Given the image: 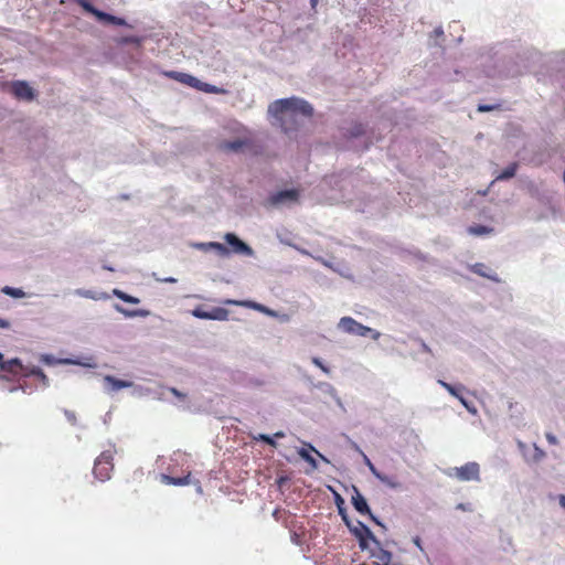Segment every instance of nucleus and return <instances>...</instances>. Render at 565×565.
<instances>
[{"label":"nucleus","instance_id":"obj_1","mask_svg":"<svg viewBox=\"0 0 565 565\" xmlns=\"http://www.w3.org/2000/svg\"><path fill=\"white\" fill-rule=\"evenodd\" d=\"M269 113L279 121L284 132L297 131L300 127L299 116L311 118L313 115L312 106L297 97L275 100L269 106Z\"/></svg>","mask_w":565,"mask_h":565},{"label":"nucleus","instance_id":"obj_2","mask_svg":"<svg viewBox=\"0 0 565 565\" xmlns=\"http://www.w3.org/2000/svg\"><path fill=\"white\" fill-rule=\"evenodd\" d=\"M335 504L342 521L345 523L350 532L358 539L360 548L362 551H367L369 553L370 550H374V546L379 545V540L363 522H352L351 520H347V511L343 508L344 500L338 493H335Z\"/></svg>","mask_w":565,"mask_h":565},{"label":"nucleus","instance_id":"obj_3","mask_svg":"<svg viewBox=\"0 0 565 565\" xmlns=\"http://www.w3.org/2000/svg\"><path fill=\"white\" fill-rule=\"evenodd\" d=\"M4 355H0V377L9 379L10 375H35L43 381L46 385L47 379L46 375L39 369L32 367L28 369L23 366L19 359L14 358L9 361L3 360Z\"/></svg>","mask_w":565,"mask_h":565},{"label":"nucleus","instance_id":"obj_4","mask_svg":"<svg viewBox=\"0 0 565 565\" xmlns=\"http://www.w3.org/2000/svg\"><path fill=\"white\" fill-rule=\"evenodd\" d=\"M164 75L171 79H174L181 84L188 85L190 87L196 88L198 90L209 93V94H218L223 95L226 94V89L211 85L209 83L201 82L196 77L182 73L177 71H168L164 72Z\"/></svg>","mask_w":565,"mask_h":565},{"label":"nucleus","instance_id":"obj_5","mask_svg":"<svg viewBox=\"0 0 565 565\" xmlns=\"http://www.w3.org/2000/svg\"><path fill=\"white\" fill-rule=\"evenodd\" d=\"M114 452V449L104 450L95 460L93 473L102 482L110 479Z\"/></svg>","mask_w":565,"mask_h":565},{"label":"nucleus","instance_id":"obj_6","mask_svg":"<svg viewBox=\"0 0 565 565\" xmlns=\"http://www.w3.org/2000/svg\"><path fill=\"white\" fill-rule=\"evenodd\" d=\"M339 328L347 333L361 337H371L374 340L379 339L380 337L379 331L361 324L351 317L341 318L339 321Z\"/></svg>","mask_w":565,"mask_h":565},{"label":"nucleus","instance_id":"obj_7","mask_svg":"<svg viewBox=\"0 0 565 565\" xmlns=\"http://www.w3.org/2000/svg\"><path fill=\"white\" fill-rule=\"evenodd\" d=\"M516 446L524 461L527 465L540 463L546 457V452L543 449H541L536 444H533L532 448H530L522 440H518Z\"/></svg>","mask_w":565,"mask_h":565},{"label":"nucleus","instance_id":"obj_8","mask_svg":"<svg viewBox=\"0 0 565 565\" xmlns=\"http://www.w3.org/2000/svg\"><path fill=\"white\" fill-rule=\"evenodd\" d=\"M450 475L460 481H480V466L476 461L467 462L461 467H455Z\"/></svg>","mask_w":565,"mask_h":565},{"label":"nucleus","instance_id":"obj_9","mask_svg":"<svg viewBox=\"0 0 565 565\" xmlns=\"http://www.w3.org/2000/svg\"><path fill=\"white\" fill-rule=\"evenodd\" d=\"M438 384L443 386L451 396L456 397L470 414L476 415L478 413L476 406L465 398L463 392L466 388L462 384L454 385L443 380H438Z\"/></svg>","mask_w":565,"mask_h":565},{"label":"nucleus","instance_id":"obj_10","mask_svg":"<svg viewBox=\"0 0 565 565\" xmlns=\"http://www.w3.org/2000/svg\"><path fill=\"white\" fill-rule=\"evenodd\" d=\"M299 199V192L295 189L284 190L271 194L268 202L273 206H278L286 203H296Z\"/></svg>","mask_w":565,"mask_h":565},{"label":"nucleus","instance_id":"obj_11","mask_svg":"<svg viewBox=\"0 0 565 565\" xmlns=\"http://www.w3.org/2000/svg\"><path fill=\"white\" fill-rule=\"evenodd\" d=\"M11 93L17 99L33 100L35 97L34 89L24 81H14L11 84Z\"/></svg>","mask_w":565,"mask_h":565},{"label":"nucleus","instance_id":"obj_12","mask_svg":"<svg viewBox=\"0 0 565 565\" xmlns=\"http://www.w3.org/2000/svg\"><path fill=\"white\" fill-rule=\"evenodd\" d=\"M253 145L252 140L248 139V138H244V139H236V140H233V141H227V140H224V141H221L218 143V149L223 152H241L243 151L244 149L246 148H250Z\"/></svg>","mask_w":565,"mask_h":565},{"label":"nucleus","instance_id":"obj_13","mask_svg":"<svg viewBox=\"0 0 565 565\" xmlns=\"http://www.w3.org/2000/svg\"><path fill=\"white\" fill-rule=\"evenodd\" d=\"M317 388L324 397L332 399L342 413H347V408L333 385L327 382H321L317 385Z\"/></svg>","mask_w":565,"mask_h":565},{"label":"nucleus","instance_id":"obj_14","mask_svg":"<svg viewBox=\"0 0 565 565\" xmlns=\"http://www.w3.org/2000/svg\"><path fill=\"white\" fill-rule=\"evenodd\" d=\"M192 313L196 318L210 320H225L228 315L227 311L223 308H214L210 311L203 308H195Z\"/></svg>","mask_w":565,"mask_h":565},{"label":"nucleus","instance_id":"obj_15","mask_svg":"<svg viewBox=\"0 0 565 565\" xmlns=\"http://www.w3.org/2000/svg\"><path fill=\"white\" fill-rule=\"evenodd\" d=\"M370 557L374 558L375 565H394L392 564L393 554L382 547L381 542L374 546V550H370Z\"/></svg>","mask_w":565,"mask_h":565},{"label":"nucleus","instance_id":"obj_16","mask_svg":"<svg viewBox=\"0 0 565 565\" xmlns=\"http://www.w3.org/2000/svg\"><path fill=\"white\" fill-rule=\"evenodd\" d=\"M352 505L360 514H371V509L366 499L362 495L356 487H353V495L351 498Z\"/></svg>","mask_w":565,"mask_h":565},{"label":"nucleus","instance_id":"obj_17","mask_svg":"<svg viewBox=\"0 0 565 565\" xmlns=\"http://www.w3.org/2000/svg\"><path fill=\"white\" fill-rule=\"evenodd\" d=\"M224 238L233 247L235 253H242V254H250L252 253L250 247L247 244H245L243 241H241L235 234L227 233Z\"/></svg>","mask_w":565,"mask_h":565},{"label":"nucleus","instance_id":"obj_18","mask_svg":"<svg viewBox=\"0 0 565 565\" xmlns=\"http://www.w3.org/2000/svg\"><path fill=\"white\" fill-rule=\"evenodd\" d=\"M104 383H105V388L108 392H117L121 388H127V387L132 386L131 382L125 381V380H118L110 375H106L104 377Z\"/></svg>","mask_w":565,"mask_h":565},{"label":"nucleus","instance_id":"obj_19","mask_svg":"<svg viewBox=\"0 0 565 565\" xmlns=\"http://www.w3.org/2000/svg\"><path fill=\"white\" fill-rule=\"evenodd\" d=\"M41 358L42 363L47 366H52L55 364H79L90 366L89 363L75 359H55V355H41Z\"/></svg>","mask_w":565,"mask_h":565},{"label":"nucleus","instance_id":"obj_20","mask_svg":"<svg viewBox=\"0 0 565 565\" xmlns=\"http://www.w3.org/2000/svg\"><path fill=\"white\" fill-rule=\"evenodd\" d=\"M96 18L99 21L105 22V23L120 25V26L127 25V22L125 21V19L119 18V17H115L113 14L106 13V12L100 11V10H99L98 13H96Z\"/></svg>","mask_w":565,"mask_h":565},{"label":"nucleus","instance_id":"obj_21","mask_svg":"<svg viewBox=\"0 0 565 565\" xmlns=\"http://www.w3.org/2000/svg\"><path fill=\"white\" fill-rule=\"evenodd\" d=\"M309 448H299L297 450L298 455L300 456L301 459H303L306 462H308L311 467L312 470H316L318 469V462L316 460V458L313 456H311V454L309 452Z\"/></svg>","mask_w":565,"mask_h":565},{"label":"nucleus","instance_id":"obj_22","mask_svg":"<svg viewBox=\"0 0 565 565\" xmlns=\"http://www.w3.org/2000/svg\"><path fill=\"white\" fill-rule=\"evenodd\" d=\"M375 478L391 489H398L401 487V483L397 480L382 472L376 473Z\"/></svg>","mask_w":565,"mask_h":565},{"label":"nucleus","instance_id":"obj_23","mask_svg":"<svg viewBox=\"0 0 565 565\" xmlns=\"http://www.w3.org/2000/svg\"><path fill=\"white\" fill-rule=\"evenodd\" d=\"M162 480L172 486H185L190 483V475L183 477V478H174L167 475H162Z\"/></svg>","mask_w":565,"mask_h":565},{"label":"nucleus","instance_id":"obj_24","mask_svg":"<svg viewBox=\"0 0 565 565\" xmlns=\"http://www.w3.org/2000/svg\"><path fill=\"white\" fill-rule=\"evenodd\" d=\"M467 231L471 235L480 236L492 233L493 228L486 225H472L469 226Z\"/></svg>","mask_w":565,"mask_h":565},{"label":"nucleus","instance_id":"obj_25","mask_svg":"<svg viewBox=\"0 0 565 565\" xmlns=\"http://www.w3.org/2000/svg\"><path fill=\"white\" fill-rule=\"evenodd\" d=\"M518 170V163L513 162L507 167L498 177L497 180H508L515 175Z\"/></svg>","mask_w":565,"mask_h":565},{"label":"nucleus","instance_id":"obj_26","mask_svg":"<svg viewBox=\"0 0 565 565\" xmlns=\"http://www.w3.org/2000/svg\"><path fill=\"white\" fill-rule=\"evenodd\" d=\"M113 294H114L117 298H119V299H121L122 301L128 302V303L137 305V303H139V301H140L137 297L130 296V295H128V294H126V292H124V291H121V290H119V289H114Z\"/></svg>","mask_w":565,"mask_h":565},{"label":"nucleus","instance_id":"obj_27","mask_svg":"<svg viewBox=\"0 0 565 565\" xmlns=\"http://www.w3.org/2000/svg\"><path fill=\"white\" fill-rule=\"evenodd\" d=\"M142 38L140 36H136V35H129V36H124V38H120L119 40H117V43L118 44H135L137 46L141 45L142 43Z\"/></svg>","mask_w":565,"mask_h":565},{"label":"nucleus","instance_id":"obj_28","mask_svg":"<svg viewBox=\"0 0 565 565\" xmlns=\"http://www.w3.org/2000/svg\"><path fill=\"white\" fill-rule=\"evenodd\" d=\"M1 291L7 295V296H10V297H13V298H22L24 297V291L20 288H13V287H10V286H6L1 289Z\"/></svg>","mask_w":565,"mask_h":565},{"label":"nucleus","instance_id":"obj_29","mask_svg":"<svg viewBox=\"0 0 565 565\" xmlns=\"http://www.w3.org/2000/svg\"><path fill=\"white\" fill-rule=\"evenodd\" d=\"M354 448L362 455L363 457V461L365 463V466L369 468V470L371 471V473L376 477V473H379L380 471L376 469V467L372 463V461L370 460V458L360 449V447L355 444L354 445Z\"/></svg>","mask_w":565,"mask_h":565},{"label":"nucleus","instance_id":"obj_30","mask_svg":"<svg viewBox=\"0 0 565 565\" xmlns=\"http://www.w3.org/2000/svg\"><path fill=\"white\" fill-rule=\"evenodd\" d=\"M78 6H81L86 12L96 17V13L99 12L88 0H74Z\"/></svg>","mask_w":565,"mask_h":565},{"label":"nucleus","instance_id":"obj_31","mask_svg":"<svg viewBox=\"0 0 565 565\" xmlns=\"http://www.w3.org/2000/svg\"><path fill=\"white\" fill-rule=\"evenodd\" d=\"M253 438L255 440L264 441V443H266L267 445H269L271 447H277V443H276V440L274 439L273 436H269V435H266V434H258L257 436H254Z\"/></svg>","mask_w":565,"mask_h":565},{"label":"nucleus","instance_id":"obj_32","mask_svg":"<svg viewBox=\"0 0 565 565\" xmlns=\"http://www.w3.org/2000/svg\"><path fill=\"white\" fill-rule=\"evenodd\" d=\"M486 268H487V267H486V265H484V264H482V263H477V264H475V265L471 267V269H472V271H473L475 274H478V275H480V276H482V277L491 278V276H490L488 273H486Z\"/></svg>","mask_w":565,"mask_h":565},{"label":"nucleus","instance_id":"obj_33","mask_svg":"<svg viewBox=\"0 0 565 565\" xmlns=\"http://www.w3.org/2000/svg\"><path fill=\"white\" fill-rule=\"evenodd\" d=\"M116 310L125 315L126 317L145 316L146 312L141 310L129 311L120 306H116Z\"/></svg>","mask_w":565,"mask_h":565},{"label":"nucleus","instance_id":"obj_34","mask_svg":"<svg viewBox=\"0 0 565 565\" xmlns=\"http://www.w3.org/2000/svg\"><path fill=\"white\" fill-rule=\"evenodd\" d=\"M364 132H365L364 126L362 124H355L350 131V136L359 137V136L363 135Z\"/></svg>","mask_w":565,"mask_h":565},{"label":"nucleus","instance_id":"obj_35","mask_svg":"<svg viewBox=\"0 0 565 565\" xmlns=\"http://www.w3.org/2000/svg\"><path fill=\"white\" fill-rule=\"evenodd\" d=\"M311 361H312V363H313L315 365H317L318 367H320V369H321L326 374H329V372H330V371H329V367L326 365V363L322 361V359H321V358H319V356H313Z\"/></svg>","mask_w":565,"mask_h":565},{"label":"nucleus","instance_id":"obj_36","mask_svg":"<svg viewBox=\"0 0 565 565\" xmlns=\"http://www.w3.org/2000/svg\"><path fill=\"white\" fill-rule=\"evenodd\" d=\"M302 444L306 447H308L311 451L316 452L317 456L321 459V461L330 463L329 459L326 456H323L319 450H317L310 443L302 441Z\"/></svg>","mask_w":565,"mask_h":565},{"label":"nucleus","instance_id":"obj_37","mask_svg":"<svg viewBox=\"0 0 565 565\" xmlns=\"http://www.w3.org/2000/svg\"><path fill=\"white\" fill-rule=\"evenodd\" d=\"M173 396H175L179 401L183 402L186 397V394L174 388V387H169L167 388Z\"/></svg>","mask_w":565,"mask_h":565},{"label":"nucleus","instance_id":"obj_38","mask_svg":"<svg viewBox=\"0 0 565 565\" xmlns=\"http://www.w3.org/2000/svg\"><path fill=\"white\" fill-rule=\"evenodd\" d=\"M500 108V105H479L478 106V111L479 113H488V111H492L494 109H499Z\"/></svg>","mask_w":565,"mask_h":565},{"label":"nucleus","instance_id":"obj_39","mask_svg":"<svg viewBox=\"0 0 565 565\" xmlns=\"http://www.w3.org/2000/svg\"><path fill=\"white\" fill-rule=\"evenodd\" d=\"M210 246L212 248L216 249L217 252H220L221 254L227 253V248L221 243L213 242V243H210Z\"/></svg>","mask_w":565,"mask_h":565},{"label":"nucleus","instance_id":"obj_40","mask_svg":"<svg viewBox=\"0 0 565 565\" xmlns=\"http://www.w3.org/2000/svg\"><path fill=\"white\" fill-rule=\"evenodd\" d=\"M367 515L370 516V519H371V520H372L376 525L381 526L383 530H386L385 524H384L383 522H381V520H380L377 516H375L372 512H371V514H367Z\"/></svg>","mask_w":565,"mask_h":565},{"label":"nucleus","instance_id":"obj_41","mask_svg":"<svg viewBox=\"0 0 565 565\" xmlns=\"http://www.w3.org/2000/svg\"><path fill=\"white\" fill-rule=\"evenodd\" d=\"M64 414H65V416H66L67 420H68L71 424L75 425V423H76V416H75V414H74L73 412H71V411H65V412H64Z\"/></svg>","mask_w":565,"mask_h":565},{"label":"nucleus","instance_id":"obj_42","mask_svg":"<svg viewBox=\"0 0 565 565\" xmlns=\"http://www.w3.org/2000/svg\"><path fill=\"white\" fill-rule=\"evenodd\" d=\"M545 437H546V440L551 444V445H556L557 444V438L555 435H553L552 433H546L545 434Z\"/></svg>","mask_w":565,"mask_h":565},{"label":"nucleus","instance_id":"obj_43","mask_svg":"<svg viewBox=\"0 0 565 565\" xmlns=\"http://www.w3.org/2000/svg\"><path fill=\"white\" fill-rule=\"evenodd\" d=\"M456 508L461 511H468V512L472 511L471 504H469V503H459V504H457Z\"/></svg>","mask_w":565,"mask_h":565},{"label":"nucleus","instance_id":"obj_44","mask_svg":"<svg viewBox=\"0 0 565 565\" xmlns=\"http://www.w3.org/2000/svg\"><path fill=\"white\" fill-rule=\"evenodd\" d=\"M413 543L422 551L424 552V548H423V545H422V540L419 536H415L413 539Z\"/></svg>","mask_w":565,"mask_h":565},{"label":"nucleus","instance_id":"obj_45","mask_svg":"<svg viewBox=\"0 0 565 565\" xmlns=\"http://www.w3.org/2000/svg\"><path fill=\"white\" fill-rule=\"evenodd\" d=\"M558 504L562 509L565 510V494L558 495Z\"/></svg>","mask_w":565,"mask_h":565},{"label":"nucleus","instance_id":"obj_46","mask_svg":"<svg viewBox=\"0 0 565 565\" xmlns=\"http://www.w3.org/2000/svg\"><path fill=\"white\" fill-rule=\"evenodd\" d=\"M274 439L275 438H282L285 437V433L279 430V431H276L274 435H273Z\"/></svg>","mask_w":565,"mask_h":565},{"label":"nucleus","instance_id":"obj_47","mask_svg":"<svg viewBox=\"0 0 565 565\" xmlns=\"http://www.w3.org/2000/svg\"><path fill=\"white\" fill-rule=\"evenodd\" d=\"M319 0H310V4L312 8H316Z\"/></svg>","mask_w":565,"mask_h":565},{"label":"nucleus","instance_id":"obj_48","mask_svg":"<svg viewBox=\"0 0 565 565\" xmlns=\"http://www.w3.org/2000/svg\"><path fill=\"white\" fill-rule=\"evenodd\" d=\"M166 281L174 282V281H175V279H174V278H168V279H166Z\"/></svg>","mask_w":565,"mask_h":565},{"label":"nucleus","instance_id":"obj_49","mask_svg":"<svg viewBox=\"0 0 565 565\" xmlns=\"http://www.w3.org/2000/svg\"><path fill=\"white\" fill-rule=\"evenodd\" d=\"M435 32H436L437 34H443V31H441V30H435Z\"/></svg>","mask_w":565,"mask_h":565},{"label":"nucleus","instance_id":"obj_50","mask_svg":"<svg viewBox=\"0 0 565 565\" xmlns=\"http://www.w3.org/2000/svg\"><path fill=\"white\" fill-rule=\"evenodd\" d=\"M509 407L512 408L513 407V403L512 402H509Z\"/></svg>","mask_w":565,"mask_h":565}]
</instances>
